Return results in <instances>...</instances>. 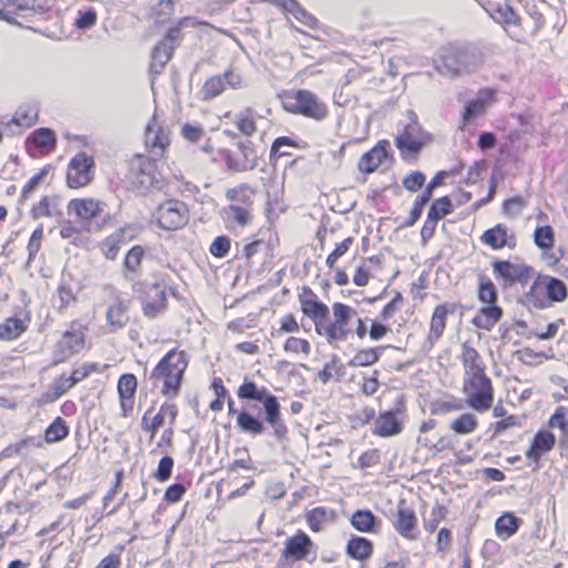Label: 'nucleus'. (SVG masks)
<instances>
[{
  "instance_id": "obj_1",
  "label": "nucleus",
  "mask_w": 568,
  "mask_h": 568,
  "mask_svg": "<svg viewBox=\"0 0 568 568\" xmlns=\"http://www.w3.org/2000/svg\"><path fill=\"white\" fill-rule=\"evenodd\" d=\"M189 366V356L185 351L170 349L155 365L150 378L154 387L168 398L179 395L182 379Z\"/></svg>"
},
{
  "instance_id": "obj_2",
  "label": "nucleus",
  "mask_w": 568,
  "mask_h": 568,
  "mask_svg": "<svg viewBox=\"0 0 568 568\" xmlns=\"http://www.w3.org/2000/svg\"><path fill=\"white\" fill-rule=\"evenodd\" d=\"M236 396L242 402L260 403L264 409V420L274 428L275 436L283 438L286 435L287 428L282 422L278 398L266 386L246 376L236 388Z\"/></svg>"
},
{
  "instance_id": "obj_3",
  "label": "nucleus",
  "mask_w": 568,
  "mask_h": 568,
  "mask_svg": "<svg viewBox=\"0 0 568 568\" xmlns=\"http://www.w3.org/2000/svg\"><path fill=\"white\" fill-rule=\"evenodd\" d=\"M480 63V58L467 45L447 43L433 59L435 70L443 77L457 79L471 73Z\"/></svg>"
},
{
  "instance_id": "obj_4",
  "label": "nucleus",
  "mask_w": 568,
  "mask_h": 568,
  "mask_svg": "<svg viewBox=\"0 0 568 568\" xmlns=\"http://www.w3.org/2000/svg\"><path fill=\"white\" fill-rule=\"evenodd\" d=\"M280 99L286 112L316 122L325 121L331 113L328 104L308 89L285 90L280 94Z\"/></svg>"
},
{
  "instance_id": "obj_5",
  "label": "nucleus",
  "mask_w": 568,
  "mask_h": 568,
  "mask_svg": "<svg viewBox=\"0 0 568 568\" xmlns=\"http://www.w3.org/2000/svg\"><path fill=\"white\" fill-rule=\"evenodd\" d=\"M532 278L529 290L524 295L528 306L546 310L567 301L568 286L562 280L549 274H538Z\"/></svg>"
},
{
  "instance_id": "obj_6",
  "label": "nucleus",
  "mask_w": 568,
  "mask_h": 568,
  "mask_svg": "<svg viewBox=\"0 0 568 568\" xmlns=\"http://www.w3.org/2000/svg\"><path fill=\"white\" fill-rule=\"evenodd\" d=\"M223 134L230 138V143H225L222 158L225 166L239 173L253 171L260 161L256 144L248 139H239L237 134L231 130H224Z\"/></svg>"
},
{
  "instance_id": "obj_7",
  "label": "nucleus",
  "mask_w": 568,
  "mask_h": 568,
  "mask_svg": "<svg viewBox=\"0 0 568 568\" xmlns=\"http://www.w3.org/2000/svg\"><path fill=\"white\" fill-rule=\"evenodd\" d=\"M190 209L178 199H168L156 204L150 214V223L164 231H178L187 225Z\"/></svg>"
},
{
  "instance_id": "obj_8",
  "label": "nucleus",
  "mask_w": 568,
  "mask_h": 568,
  "mask_svg": "<svg viewBox=\"0 0 568 568\" xmlns=\"http://www.w3.org/2000/svg\"><path fill=\"white\" fill-rule=\"evenodd\" d=\"M210 389L213 390L215 397L227 398V415H236V427L240 432L251 436H258L264 433L263 419L253 415L246 407H243L241 410L235 408L234 400L230 397L229 389L225 387L222 377H213Z\"/></svg>"
},
{
  "instance_id": "obj_9",
  "label": "nucleus",
  "mask_w": 568,
  "mask_h": 568,
  "mask_svg": "<svg viewBox=\"0 0 568 568\" xmlns=\"http://www.w3.org/2000/svg\"><path fill=\"white\" fill-rule=\"evenodd\" d=\"M301 332V324L293 313H285L278 318V326L271 331L274 339L287 336L283 343V351L286 354L302 355L308 357L312 353L311 342L306 338L295 336Z\"/></svg>"
},
{
  "instance_id": "obj_10",
  "label": "nucleus",
  "mask_w": 568,
  "mask_h": 568,
  "mask_svg": "<svg viewBox=\"0 0 568 568\" xmlns=\"http://www.w3.org/2000/svg\"><path fill=\"white\" fill-rule=\"evenodd\" d=\"M363 424H367L374 419L372 433L381 438H388L399 435L404 430L405 409L400 407L381 410L375 418V409L373 407H364L361 416Z\"/></svg>"
},
{
  "instance_id": "obj_11",
  "label": "nucleus",
  "mask_w": 568,
  "mask_h": 568,
  "mask_svg": "<svg viewBox=\"0 0 568 568\" xmlns=\"http://www.w3.org/2000/svg\"><path fill=\"white\" fill-rule=\"evenodd\" d=\"M333 320L316 322V332L324 336L329 344L345 341L349 335V323L357 311L342 302L332 304Z\"/></svg>"
},
{
  "instance_id": "obj_12",
  "label": "nucleus",
  "mask_w": 568,
  "mask_h": 568,
  "mask_svg": "<svg viewBox=\"0 0 568 568\" xmlns=\"http://www.w3.org/2000/svg\"><path fill=\"white\" fill-rule=\"evenodd\" d=\"M463 393L466 404L475 412L484 413L493 406L495 388L488 374L463 378Z\"/></svg>"
},
{
  "instance_id": "obj_13",
  "label": "nucleus",
  "mask_w": 568,
  "mask_h": 568,
  "mask_svg": "<svg viewBox=\"0 0 568 568\" xmlns=\"http://www.w3.org/2000/svg\"><path fill=\"white\" fill-rule=\"evenodd\" d=\"M89 327L79 320H73L69 328L64 331L55 345L57 362H65L70 357L90 348L88 341Z\"/></svg>"
},
{
  "instance_id": "obj_14",
  "label": "nucleus",
  "mask_w": 568,
  "mask_h": 568,
  "mask_svg": "<svg viewBox=\"0 0 568 568\" xmlns=\"http://www.w3.org/2000/svg\"><path fill=\"white\" fill-rule=\"evenodd\" d=\"M495 278L504 286L526 285L534 277L535 270L524 261L495 258L491 262Z\"/></svg>"
},
{
  "instance_id": "obj_15",
  "label": "nucleus",
  "mask_w": 568,
  "mask_h": 568,
  "mask_svg": "<svg viewBox=\"0 0 568 568\" xmlns=\"http://www.w3.org/2000/svg\"><path fill=\"white\" fill-rule=\"evenodd\" d=\"M94 174V156L81 151L71 158L67 166L65 182L70 189H82L93 181Z\"/></svg>"
},
{
  "instance_id": "obj_16",
  "label": "nucleus",
  "mask_w": 568,
  "mask_h": 568,
  "mask_svg": "<svg viewBox=\"0 0 568 568\" xmlns=\"http://www.w3.org/2000/svg\"><path fill=\"white\" fill-rule=\"evenodd\" d=\"M316 550L314 540L304 530L297 529L285 539L280 558L287 562L310 561L316 556Z\"/></svg>"
},
{
  "instance_id": "obj_17",
  "label": "nucleus",
  "mask_w": 568,
  "mask_h": 568,
  "mask_svg": "<svg viewBox=\"0 0 568 568\" xmlns=\"http://www.w3.org/2000/svg\"><path fill=\"white\" fill-rule=\"evenodd\" d=\"M105 202L95 197H77L68 203V212L74 215L77 221L85 229L91 230L93 224H98L99 220L103 219L105 214Z\"/></svg>"
},
{
  "instance_id": "obj_18",
  "label": "nucleus",
  "mask_w": 568,
  "mask_h": 568,
  "mask_svg": "<svg viewBox=\"0 0 568 568\" xmlns=\"http://www.w3.org/2000/svg\"><path fill=\"white\" fill-rule=\"evenodd\" d=\"M170 144L169 128L154 114L144 130V146L149 151V160L158 161L164 159Z\"/></svg>"
},
{
  "instance_id": "obj_19",
  "label": "nucleus",
  "mask_w": 568,
  "mask_h": 568,
  "mask_svg": "<svg viewBox=\"0 0 568 568\" xmlns=\"http://www.w3.org/2000/svg\"><path fill=\"white\" fill-rule=\"evenodd\" d=\"M491 18L500 24L505 32L516 42L525 43L527 32L521 24L520 16L508 3L498 4L491 12Z\"/></svg>"
},
{
  "instance_id": "obj_20",
  "label": "nucleus",
  "mask_w": 568,
  "mask_h": 568,
  "mask_svg": "<svg viewBox=\"0 0 568 568\" xmlns=\"http://www.w3.org/2000/svg\"><path fill=\"white\" fill-rule=\"evenodd\" d=\"M556 435L547 428H540L525 449L527 464L539 468L544 458L556 447Z\"/></svg>"
},
{
  "instance_id": "obj_21",
  "label": "nucleus",
  "mask_w": 568,
  "mask_h": 568,
  "mask_svg": "<svg viewBox=\"0 0 568 568\" xmlns=\"http://www.w3.org/2000/svg\"><path fill=\"white\" fill-rule=\"evenodd\" d=\"M479 242L493 251L505 248L514 251L518 245V237L513 227L505 223H497L481 233Z\"/></svg>"
},
{
  "instance_id": "obj_22",
  "label": "nucleus",
  "mask_w": 568,
  "mask_h": 568,
  "mask_svg": "<svg viewBox=\"0 0 568 568\" xmlns=\"http://www.w3.org/2000/svg\"><path fill=\"white\" fill-rule=\"evenodd\" d=\"M463 308L464 306L458 302L440 303L433 308L426 338L429 346L433 347L444 336L447 328L448 316Z\"/></svg>"
},
{
  "instance_id": "obj_23",
  "label": "nucleus",
  "mask_w": 568,
  "mask_h": 568,
  "mask_svg": "<svg viewBox=\"0 0 568 568\" xmlns=\"http://www.w3.org/2000/svg\"><path fill=\"white\" fill-rule=\"evenodd\" d=\"M392 525L395 531L405 540L415 541L419 537L418 518L414 508L404 501L399 503L393 514Z\"/></svg>"
},
{
  "instance_id": "obj_24",
  "label": "nucleus",
  "mask_w": 568,
  "mask_h": 568,
  "mask_svg": "<svg viewBox=\"0 0 568 568\" xmlns=\"http://www.w3.org/2000/svg\"><path fill=\"white\" fill-rule=\"evenodd\" d=\"M27 153L33 159L51 154L57 148V134L49 128L34 130L26 140Z\"/></svg>"
},
{
  "instance_id": "obj_25",
  "label": "nucleus",
  "mask_w": 568,
  "mask_h": 568,
  "mask_svg": "<svg viewBox=\"0 0 568 568\" xmlns=\"http://www.w3.org/2000/svg\"><path fill=\"white\" fill-rule=\"evenodd\" d=\"M395 145L399 150L400 158L405 161L416 159L425 145L417 128L413 124H404L395 136Z\"/></svg>"
},
{
  "instance_id": "obj_26",
  "label": "nucleus",
  "mask_w": 568,
  "mask_h": 568,
  "mask_svg": "<svg viewBox=\"0 0 568 568\" xmlns=\"http://www.w3.org/2000/svg\"><path fill=\"white\" fill-rule=\"evenodd\" d=\"M458 359L460 361L464 369L463 378L487 374V365L479 351L470 341H465L460 345Z\"/></svg>"
},
{
  "instance_id": "obj_27",
  "label": "nucleus",
  "mask_w": 568,
  "mask_h": 568,
  "mask_svg": "<svg viewBox=\"0 0 568 568\" xmlns=\"http://www.w3.org/2000/svg\"><path fill=\"white\" fill-rule=\"evenodd\" d=\"M298 303L302 313L310 317L314 324L326 320L328 315V307L323 303L317 294L310 287L304 285L298 293Z\"/></svg>"
},
{
  "instance_id": "obj_28",
  "label": "nucleus",
  "mask_w": 568,
  "mask_h": 568,
  "mask_svg": "<svg viewBox=\"0 0 568 568\" xmlns=\"http://www.w3.org/2000/svg\"><path fill=\"white\" fill-rule=\"evenodd\" d=\"M389 156V142L387 140L378 141L372 149L362 154L357 168L364 174L376 172Z\"/></svg>"
},
{
  "instance_id": "obj_29",
  "label": "nucleus",
  "mask_w": 568,
  "mask_h": 568,
  "mask_svg": "<svg viewBox=\"0 0 568 568\" xmlns=\"http://www.w3.org/2000/svg\"><path fill=\"white\" fill-rule=\"evenodd\" d=\"M349 524L362 534H378L382 526L378 517L368 508L356 509L349 518Z\"/></svg>"
},
{
  "instance_id": "obj_30",
  "label": "nucleus",
  "mask_w": 568,
  "mask_h": 568,
  "mask_svg": "<svg viewBox=\"0 0 568 568\" xmlns=\"http://www.w3.org/2000/svg\"><path fill=\"white\" fill-rule=\"evenodd\" d=\"M138 381L133 374H123L118 382V393L121 399V409L123 416H129L133 412L134 395Z\"/></svg>"
},
{
  "instance_id": "obj_31",
  "label": "nucleus",
  "mask_w": 568,
  "mask_h": 568,
  "mask_svg": "<svg viewBox=\"0 0 568 568\" xmlns=\"http://www.w3.org/2000/svg\"><path fill=\"white\" fill-rule=\"evenodd\" d=\"M374 549V544L368 538L352 535L346 542L345 554L353 560L365 562L373 556Z\"/></svg>"
},
{
  "instance_id": "obj_32",
  "label": "nucleus",
  "mask_w": 568,
  "mask_h": 568,
  "mask_svg": "<svg viewBox=\"0 0 568 568\" xmlns=\"http://www.w3.org/2000/svg\"><path fill=\"white\" fill-rule=\"evenodd\" d=\"M503 315L504 311L499 305H483L470 322L476 328L490 332Z\"/></svg>"
},
{
  "instance_id": "obj_33",
  "label": "nucleus",
  "mask_w": 568,
  "mask_h": 568,
  "mask_svg": "<svg viewBox=\"0 0 568 568\" xmlns=\"http://www.w3.org/2000/svg\"><path fill=\"white\" fill-rule=\"evenodd\" d=\"M494 90L484 89L480 91L481 98L470 100L464 108L462 114V128L464 129L471 120L485 113L487 104L494 98Z\"/></svg>"
},
{
  "instance_id": "obj_34",
  "label": "nucleus",
  "mask_w": 568,
  "mask_h": 568,
  "mask_svg": "<svg viewBox=\"0 0 568 568\" xmlns=\"http://www.w3.org/2000/svg\"><path fill=\"white\" fill-rule=\"evenodd\" d=\"M260 115L257 112L251 108L246 106L242 111L237 112L233 116V124L236 130L244 136L251 138L253 136L258 128H257V119Z\"/></svg>"
},
{
  "instance_id": "obj_35",
  "label": "nucleus",
  "mask_w": 568,
  "mask_h": 568,
  "mask_svg": "<svg viewBox=\"0 0 568 568\" xmlns=\"http://www.w3.org/2000/svg\"><path fill=\"white\" fill-rule=\"evenodd\" d=\"M336 519V513L332 508L317 506L305 513V521L313 532H320L324 527Z\"/></svg>"
},
{
  "instance_id": "obj_36",
  "label": "nucleus",
  "mask_w": 568,
  "mask_h": 568,
  "mask_svg": "<svg viewBox=\"0 0 568 568\" xmlns=\"http://www.w3.org/2000/svg\"><path fill=\"white\" fill-rule=\"evenodd\" d=\"M29 322L30 316L26 318L17 316L6 318L0 323V341L10 342L18 339L28 329Z\"/></svg>"
},
{
  "instance_id": "obj_37",
  "label": "nucleus",
  "mask_w": 568,
  "mask_h": 568,
  "mask_svg": "<svg viewBox=\"0 0 568 568\" xmlns=\"http://www.w3.org/2000/svg\"><path fill=\"white\" fill-rule=\"evenodd\" d=\"M125 233L126 230L121 229L103 240L101 251L105 258L111 261L115 260L121 247L134 237V235L125 236Z\"/></svg>"
},
{
  "instance_id": "obj_38",
  "label": "nucleus",
  "mask_w": 568,
  "mask_h": 568,
  "mask_svg": "<svg viewBox=\"0 0 568 568\" xmlns=\"http://www.w3.org/2000/svg\"><path fill=\"white\" fill-rule=\"evenodd\" d=\"M142 264V246L134 245L126 253L123 261V275L129 280H134L140 275Z\"/></svg>"
},
{
  "instance_id": "obj_39",
  "label": "nucleus",
  "mask_w": 568,
  "mask_h": 568,
  "mask_svg": "<svg viewBox=\"0 0 568 568\" xmlns=\"http://www.w3.org/2000/svg\"><path fill=\"white\" fill-rule=\"evenodd\" d=\"M479 427V420L473 413H463L449 423V429L457 435H469Z\"/></svg>"
},
{
  "instance_id": "obj_40",
  "label": "nucleus",
  "mask_w": 568,
  "mask_h": 568,
  "mask_svg": "<svg viewBox=\"0 0 568 568\" xmlns=\"http://www.w3.org/2000/svg\"><path fill=\"white\" fill-rule=\"evenodd\" d=\"M176 415L174 406L162 405L160 410L152 418L151 424L145 427V430L150 433V438L152 439L160 428H164L166 418H169V426L173 425Z\"/></svg>"
},
{
  "instance_id": "obj_41",
  "label": "nucleus",
  "mask_w": 568,
  "mask_h": 568,
  "mask_svg": "<svg viewBox=\"0 0 568 568\" xmlns=\"http://www.w3.org/2000/svg\"><path fill=\"white\" fill-rule=\"evenodd\" d=\"M478 301L484 305H498V292L493 281L485 274L478 277Z\"/></svg>"
},
{
  "instance_id": "obj_42",
  "label": "nucleus",
  "mask_w": 568,
  "mask_h": 568,
  "mask_svg": "<svg viewBox=\"0 0 568 568\" xmlns=\"http://www.w3.org/2000/svg\"><path fill=\"white\" fill-rule=\"evenodd\" d=\"M519 518L506 513L501 515L495 524V530L498 538L506 540L515 535L519 528Z\"/></svg>"
},
{
  "instance_id": "obj_43",
  "label": "nucleus",
  "mask_w": 568,
  "mask_h": 568,
  "mask_svg": "<svg viewBox=\"0 0 568 568\" xmlns=\"http://www.w3.org/2000/svg\"><path fill=\"white\" fill-rule=\"evenodd\" d=\"M255 190L246 184L242 183L231 190L227 191V199L233 202L232 204H240L241 206H247L252 209L253 197L255 195Z\"/></svg>"
},
{
  "instance_id": "obj_44",
  "label": "nucleus",
  "mask_w": 568,
  "mask_h": 568,
  "mask_svg": "<svg viewBox=\"0 0 568 568\" xmlns=\"http://www.w3.org/2000/svg\"><path fill=\"white\" fill-rule=\"evenodd\" d=\"M535 245L540 251H551L555 246V231L549 224L537 225L532 233Z\"/></svg>"
},
{
  "instance_id": "obj_45",
  "label": "nucleus",
  "mask_w": 568,
  "mask_h": 568,
  "mask_svg": "<svg viewBox=\"0 0 568 568\" xmlns=\"http://www.w3.org/2000/svg\"><path fill=\"white\" fill-rule=\"evenodd\" d=\"M69 433L70 428L67 422L62 417L58 416L45 428L43 438L48 444H54L67 438Z\"/></svg>"
},
{
  "instance_id": "obj_46",
  "label": "nucleus",
  "mask_w": 568,
  "mask_h": 568,
  "mask_svg": "<svg viewBox=\"0 0 568 568\" xmlns=\"http://www.w3.org/2000/svg\"><path fill=\"white\" fill-rule=\"evenodd\" d=\"M344 376L345 366L337 357H334L331 362H327L317 373V378L323 384H327L332 379L342 381Z\"/></svg>"
},
{
  "instance_id": "obj_47",
  "label": "nucleus",
  "mask_w": 568,
  "mask_h": 568,
  "mask_svg": "<svg viewBox=\"0 0 568 568\" xmlns=\"http://www.w3.org/2000/svg\"><path fill=\"white\" fill-rule=\"evenodd\" d=\"M39 118V110L32 104L20 105L12 118L13 123L19 126L30 128L37 123Z\"/></svg>"
},
{
  "instance_id": "obj_48",
  "label": "nucleus",
  "mask_w": 568,
  "mask_h": 568,
  "mask_svg": "<svg viewBox=\"0 0 568 568\" xmlns=\"http://www.w3.org/2000/svg\"><path fill=\"white\" fill-rule=\"evenodd\" d=\"M226 89L224 77L222 74H214L209 77L202 85L201 93L203 100H211L221 95Z\"/></svg>"
},
{
  "instance_id": "obj_49",
  "label": "nucleus",
  "mask_w": 568,
  "mask_h": 568,
  "mask_svg": "<svg viewBox=\"0 0 568 568\" xmlns=\"http://www.w3.org/2000/svg\"><path fill=\"white\" fill-rule=\"evenodd\" d=\"M354 243L355 239L353 236H347L336 243L333 251L326 256L325 265L329 270H335L337 262L349 252Z\"/></svg>"
},
{
  "instance_id": "obj_50",
  "label": "nucleus",
  "mask_w": 568,
  "mask_h": 568,
  "mask_svg": "<svg viewBox=\"0 0 568 568\" xmlns=\"http://www.w3.org/2000/svg\"><path fill=\"white\" fill-rule=\"evenodd\" d=\"M175 11L173 0H160L152 9L151 17L156 24H166Z\"/></svg>"
},
{
  "instance_id": "obj_51",
  "label": "nucleus",
  "mask_w": 568,
  "mask_h": 568,
  "mask_svg": "<svg viewBox=\"0 0 568 568\" xmlns=\"http://www.w3.org/2000/svg\"><path fill=\"white\" fill-rule=\"evenodd\" d=\"M454 211V205L449 196L445 195L436 199L428 210L427 215L439 222Z\"/></svg>"
},
{
  "instance_id": "obj_52",
  "label": "nucleus",
  "mask_w": 568,
  "mask_h": 568,
  "mask_svg": "<svg viewBox=\"0 0 568 568\" xmlns=\"http://www.w3.org/2000/svg\"><path fill=\"white\" fill-rule=\"evenodd\" d=\"M174 45L169 44L165 41L159 42L151 54V68H162L172 58Z\"/></svg>"
},
{
  "instance_id": "obj_53",
  "label": "nucleus",
  "mask_w": 568,
  "mask_h": 568,
  "mask_svg": "<svg viewBox=\"0 0 568 568\" xmlns=\"http://www.w3.org/2000/svg\"><path fill=\"white\" fill-rule=\"evenodd\" d=\"M379 361V353L377 348L366 347L362 348L349 361V365L354 367H365L374 365Z\"/></svg>"
},
{
  "instance_id": "obj_54",
  "label": "nucleus",
  "mask_w": 568,
  "mask_h": 568,
  "mask_svg": "<svg viewBox=\"0 0 568 568\" xmlns=\"http://www.w3.org/2000/svg\"><path fill=\"white\" fill-rule=\"evenodd\" d=\"M447 517V508L442 504H435L432 507L429 516L424 519V529L428 534L435 532L439 524Z\"/></svg>"
},
{
  "instance_id": "obj_55",
  "label": "nucleus",
  "mask_w": 568,
  "mask_h": 568,
  "mask_svg": "<svg viewBox=\"0 0 568 568\" xmlns=\"http://www.w3.org/2000/svg\"><path fill=\"white\" fill-rule=\"evenodd\" d=\"M547 429H559L561 434L568 433V407L558 406L547 420Z\"/></svg>"
},
{
  "instance_id": "obj_56",
  "label": "nucleus",
  "mask_w": 568,
  "mask_h": 568,
  "mask_svg": "<svg viewBox=\"0 0 568 568\" xmlns=\"http://www.w3.org/2000/svg\"><path fill=\"white\" fill-rule=\"evenodd\" d=\"M203 143L200 144L199 149L207 154L212 161L219 162L222 161L225 142L221 139H203Z\"/></svg>"
},
{
  "instance_id": "obj_57",
  "label": "nucleus",
  "mask_w": 568,
  "mask_h": 568,
  "mask_svg": "<svg viewBox=\"0 0 568 568\" xmlns=\"http://www.w3.org/2000/svg\"><path fill=\"white\" fill-rule=\"evenodd\" d=\"M108 365H100L98 363H85L80 366H74L72 368V372L70 374L74 385L78 383L84 381L92 374L102 373L104 368H106Z\"/></svg>"
},
{
  "instance_id": "obj_58",
  "label": "nucleus",
  "mask_w": 568,
  "mask_h": 568,
  "mask_svg": "<svg viewBox=\"0 0 568 568\" xmlns=\"http://www.w3.org/2000/svg\"><path fill=\"white\" fill-rule=\"evenodd\" d=\"M44 240V229L42 224H39L32 232L28 244H27V251H28V263L34 262L37 258V255L39 251L42 247Z\"/></svg>"
},
{
  "instance_id": "obj_59",
  "label": "nucleus",
  "mask_w": 568,
  "mask_h": 568,
  "mask_svg": "<svg viewBox=\"0 0 568 568\" xmlns=\"http://www.w3.org/2000/svg\"><path fill=\"white\" fill-rule=\"evenodd\" d=\"M37 217H52L59 214L58 203L54 197L43 196L32 210Z\"/></svg>"
},
{
  "instance_id": "obj_60",
  "label": "nucleus",
  "mask_w": 568,
  "mask_h": 568,
  "mask_svg": "<svg viewBox=\"0 0 568 568\" xmlns=\"http://www.w3.org/2000/svg\"><path fill=\"white\" fill-rule=\"evenodd\" d=\"M418 442L426 447L434 455L450 450L454 448L453 437L448 434L442 435L436 442H432L427 438H418Z\"/></svg>"
},
{
  "instance_id": "obj_61",
  "label": "nucleus",
  "mask_w": 568,
  "mask_h": 568,
  "mask_svg": "<svg viewBox=\"0 0 568 568\" xmlns=\"http://www.w3.org/2000/svg\"><path fill=\"white\" fill-rule=\"evenodd\" d=\"M519 425L520 418L517 415H509L503 418L501 420L490 424L488 426V432L491 433L493 437H498L503 435L506 430L514 427H518Z\"/></svg>"
},
{
  "instance_id": "obj_62",
  "label": "nucleus",
  "mask_w": 568,
  "mask_h": 568,
  "mask_svg": "<svg viewBox=\"0 0 568 568\" xmlns=\"http://www.w3.org/2000/svg\"><path fill=\"white\" fill-rule=\"evenodd\" d=\"M288 13H291L296 20L307 26L308 28L313 30L318 29L320 21L313 14H311L304 8H302L296 0L294 1L292 9H290Z\"/></svg>"
},
{
  "instance_id": "obj_63",
  "label": "nucleus",
  "mask_w": 568,
  "mask_h": 568,
  "mask_svg": "<svg viewBox=\"0 0 568 568\" xmlns=\"http://www.w3.org/2000/svg\"><path fill=\"white\" fill-rule=\"evenodd\" d=\"M229 212L234 222L241 226L250 225L253 221L252 209L247 206H241L240 204H231Z\"/></svg>"
},
{
  "instance_id": "obj_64",
  "label": "nucleus",
  "mask_w": 568,
  "mask_h": 568,
  "mask_svg": "<svg viewBox=\"0 0 568 568\" xmlns=\"http://www.w3.org/2000/svg\"><path fill=\"white\" fill-rule=\"evenodd\" d=\"M57 296L59 300L58 308L65 310L71 304L77 302V295L70 284L61 282L57 288Z\"/></svg>"
}]
</instances>
